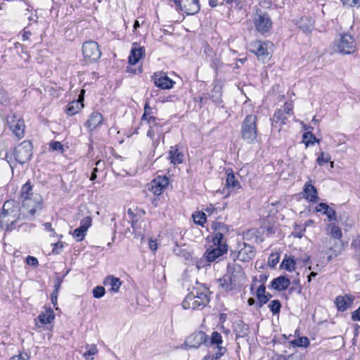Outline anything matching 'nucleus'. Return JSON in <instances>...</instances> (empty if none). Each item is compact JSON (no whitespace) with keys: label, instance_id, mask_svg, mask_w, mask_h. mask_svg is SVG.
Here are the masks:
<instances>
[{"label":"nucleus","instance_id":"4be33fe9","mask_svg":"<svg viewBox=\"0 0 360 360\" xmlns=\"http://www.w3.org/2000/svg\"><path fill=\"white\" fill-rule=\"evenodd\" d=\"M331 239H328V238H326L322 240V251L323 252L326 250H328V252H326V253L330 252L328 256V260L331 259L333 257L337 256L340 252V246L338 243L335 242L334 245H331Z\"/></svg>","mask_w":360,"mask_h":360},{"label":"nucleus","instance_id":"1a4fd4ad","mask_svg":"<svg viewBox=\"0 0 360 360\" xmlns=\"http://www.w3.org/2000/svg\"><path fill=\"white\" fill-rule=\"evenodd\" d=\"M82 53L84 60L89 63L97 61L101 56L98 44L94 41H88L83 44Z\"/></svg>","mask_w":360,"mask_h":360},{"label":"nucleus","instance_id":"4c0bfd02","mask_svg":"<svg viewBox=\"0 0 360 360\" xmlns=\"http://www.w3.org/2000/svg\"><path fill=\"white\" fill-rule=\"evenodd\" d=\"M281 266L283 269L289 271H292L295 269V261L290 257H285L282 262Z\"/></svg>","mask_w":360,"mask_h":360},{"label":"nucleus","instance_id":"13d9d810","mask_svg":"<svg viewBox=\"0 0 360 360\" xmlns=\"http://www.w3.org/2000/svg\"><path fill=\"white\" fill-rule=\"evenodd\" d=\"M26 262L28 265L32 266H37L38 265V260L36 257L28 256L26 258Z\"/></svg>","mask_w":360,"mask_h":360},{"label":"nucleus","instance_id":"6e6d98bb","mask_svg":"<svg viewBox=\"0 0 360 360\" xmlns=\"http://www.w3.org/2000/svg\"><path fill=\"white\" fill-rule=\"evenodd\" d=\"M292 109L293 105L291 103H285L282 110H283L284 114L288 116L292 114Z\"/></svg>","mask_w":360,"mask_h":360},{"label":"nucleus","instance_id":"2eb2a0df","mask_svg":"<svg viewBox=\"0 0 360 360\" xmlns=\"http://www.w3.org/2000/svg\"><path fill=\"white\" fill-rule=\"evenodd\" d=\"M168 184L169 179L167 177L159 176L151 182L150 191L153 194L160 195Z\"/></svg>","mask_w":360,"mask_h":360},{"label":"nucleus","instance_id":"0eeeda50","mask_svg":"<svg viewBox=\"0 0 360 360\" xmlns=\"http://www.w3.org/2000/svg\"><path fill=\"white\" fill-rule=\"evenodd\" d=\"M6 124L13 134L18 139L23 138L25 135V125L22 117L16 114L11 112L7 115Z\"/></svg>","mask_w":360,"mask_h":360},{"label":"nucleus","instance_id":"49530a36","mask_svg":"<svg viewBox=\"0 0 360 360\" xmlns=\"http://www.w3.org/2000/svg\"><path fill=\"white\" fill-rule=\"evenodd\" d=\"M330 234L335 239H340L342 235L341 229L336 225L331 226Z\"/></svg>","mask_w":360,"mask_h":360},{"label":"nucleus","instance_id":"3c124183","mask_svg":"<svg viewBox=\"0 0 360 360\" xmlns=\"http://www.w3.org/2000/svg\"><path fill=\"white\" fill-rule=\"evenodd\" d=\"M105 288L103 286H96L93 290V295L96 298H101L105 295Z\"/></svg>","mask_w":360,"mask_h":360},{"label":"nucleus","instance_id":"774afa93","mask_svg":"<svg viewBox=\"0 0 360 360\" xmlns=\"http://www.w3.org/2000/svg\"><path fill=\"white\" fill-rule=\"evenodd\" d=\"M30 35H31V32L30 31L24 30L23 34H22V39L24 41L27 40L29 39V37H30Z\"/></svg>","mask_w":360,"mask_h":360},{"label":"nucleus","instance_id":"864d4df0","mask_svg":"<svg viewBox=\"0 0 360 360\" xmlns=\"http://www.w3.org/2000/svg\"><path fill=\"white\" fill-rule=\"evenodd\" d=\"M204 212L207 214V216H211L212 214H217V208H216L212 204L206 205V207L203 209Z\"/></svg>","mask_w":360,"mask_h":360},{"label":"nucleus","instance_id":"338daca9","mask_svg":"<svg viewBox=\"0 0 360 360\" xmlns=\"http://www.w3.org/2000/svg\"><path fill=\"white\" fill-rule=\"evenodd\" d=\"M45 229L47 231L52 232L53 234H55L54 229L51 227V224L49 222H46L44 224Z\"/></svg>","mask_w":360,"mask_h":360},{"label":"nucleus","instance_id":"7c9ffc66","mask_svg":"<svg viewBox=\"0 0 360 360\" xmlns=\"http://www.w3.org/2000/svg\"><path fill=\"white\" fill-rule=\"evenodd\" d=\"M290 285V281L285 276H279L274 278L271 282V286L274 289L282 291L288 288Z\"/></svg>","mask_w":360,"mask_h":360},{"label":"nucleus","instance_id":"72a5a7b5","mask_svg":"<svg viewBox=\"0 0 360 360\" xmlns=\"http://www.w3.org/2000/svg\"><path fill=\"white\" fill-rule=\"evenodd\" d=\"M222 86L220 84L215 83L211 91V98L214 103H220L221 98Z\"/></svg>","mask_w":360,"mask_h":360},{"label":"nucleus","instance_id":"a211bd4d","mask_svg":"<svg viewBox=\"0 0 360 360\" xmlns=\"http://www.w3.org/2000/svg\"><path fill=\"white\" fill-rule=\"evenodd\" d=\"M214 246V248L208 249L205 253V256L207 259V261L209 262H214L219 257L225 254L228 250V248H226L225 245Z\"/></svg>","mask_w":360,"mask_h":360},{"label":"nucleus","instance_id":"dca6fc26","mask_svg":"<svg viewBox=\"0 0 360 360\" xmlns=\"http://www.w3.org/2000/svg\"><path fill=\"white\" fill-rule=\"evenodd\" d=\"M238 284L244 279V272L240 265L237 264H229L227 266V274Z\"/></svg>","mask_w":360,"mask_h":360},{"label":"nucleus","instance_id":"a18cd8bd","mask_svg":"<svg viewBox=\"0 0 360 360\" xmlns=\"http://www.w3.org/2000/svg\"><path fill=\"white\" fill-rule=\"evenodd\" d=\"M271 311L274 314H278L280 311L281 304L278 300H275L271 302L269 305Z\"/></svg>","mask_w":360,"mask_h":360},{"label":"nucleus","instance_id":"6e6552de","mask_svg":"<svg viewBox=\"0 0 360 360\" xmlns=\"http://www.w3.org/2000/svg\"><path fill=\"white\" fill-rule=\"evenodd\" d=\"M253 23L257 31L262 34L269 33L272 27V21L269 15L259 10L256 11L253 18Z\"/></svg>","mask_w":360,"mask_h":360},{"label":"nucleus","instance_id":"0e129e2a","mask_svg":"<svg viewBox=\"0 0 360 360\" xmlns=\"http://www.w3.org/2000/svg\"><path fill=\"white\" fill-rule=\"evenodd\" d=\"M259 5L265 8H269L271 6V0H260Z\"/></svg>","mask_w":360,"mask_h":360},{"label":"nucleus","instance_id":"e433bc0d","mask_svg":"<svg viewBox=\"0 0 360 360\" xmlns=\"http://www.w3.org/2000/svg\"><path fill=\"white\" fill-rule=\"evenodd\" d=\"M226 186L227 188H239L240 187L238 181L236 179V176L232 173H229L226 179Z\"/></svg>","mask_w":360,"mask_h":360},{"label":"nucleus","instance_id":"473e14b6","mask_svg":"<svg viewBox=\"0 0 360 360\" xmlns=\"http://www.w3.org/2000/svg\"><path fill=\"white\" fill-rule=\"evenodd\" d=\"M256 296L259 302V307L266 304L271 297L270 294L266 293V287L264 284L260 285L257 288Z\"/></svg>","mask_w":360,"mask_h":360},{"label":"nucleus","instance_id":"cd10ccee","mask_svg":"<svg viewBox=\"0 0 360 360\" xmlns=\"http://www.w3.org/2000/svg\"><path fill=\"white\" fill-rule=\"evenodd\" d=\"M304 197L310 202H316L319 199L317 190L309 183L304 184Z\"/></svg>","mask_w":360,"mask_h":360},{"label":"nucleus","instance_id":"a19ab883","mask_svg":"<svg viewBox=\"0 0 360 360\" xmlns=\"http://www.w3.org/2000/svg\"><path fill=\"white\" fill-rule=\"evenodd\" d=\"M149 124V129L147 132L148 136H149L151 139H153L155 136V133H160V127L157 125L156 122H151Z\"/></svg>","mask_w":360,"mask_h":360},{"label":"nucleus","instance_id":"5701e85b","mask_svg":"<svg viewBox=\"0 0 360 360\" xmlns=\"http://www.w3.org/2000/svg\"><path fill=\"white\" fill-rule=\"evenodd\" d=\"M103 121V116L98 112H93L88 117L85 126L90 130L95 129Z\"/></svg>","mask_w":360,"mask_h":360},{"label":"nucleus","instance_id":"c85d7f7f","mask_svg":"<svg viewBox=\"0 0 360 360\" xmlns=\"http://www.w3.org/2000/svg\"><path fill=\"white\" fill-rule=\"evenodd\" d=\"M314 20L308 16L301 18L297 22L300 29L305 33H310L314 27Z\"/></svg>","mask_w":360,"mask_h":360},{"label":"nucleus","instance_id":"f704fd0d","mask_svg":"<svg viewBox=\"0 0 360 360\" xmlns=\"http://www.w3.org/2000/svg\"><path fill=\"white\" fill-rule=\"evenodd\" d=\"M53 311L51 309H46L44 312L41 313L39 316V320L44 324L51 323L54 319Z\"/></svg>","mask_w":360,"mask_h":360},{"label":"nucleus","instance_id":"9d476101","mask_svg":"<svg viewBox=\"0 0 360 360\" xmlns=\"http://www.w3.org/2000/svg\"><path fill=\"white\" fill-rule=\"evenodd\" d=\"M15 159L20 164L28 162L32 155V145L29 141H24L15 148Z\"/></svg>","mask_w":360,"mask_h":360},{"label":"nucleus","instance_id":"a878e982","mask_svg":"<svg viewBox=\"0 0 360 360\" xmlns=\"http://www.w3.org/2000/svg\"><path fill=\"white\" fill-rule=\"evenodd\" d=\"M317 212H322L323 214L326 215L330 221H336V212L330 208L326 203L321 202L315 208Z\"/></svg>","mask_w":360,"mask_h":360},{"label":"nucleus","instance_id":"ea45409f","mask_svg":"<svg viewBox=\"0 0 360 360\" xmlns=\"http://www.w3.org/2000/svg\"><path fill=\"white\" fill-rule=\"evenodd\" d=\"M319 140L311 133L306 132L303 135V142L305 143L306 146H309V144H314L315 142H318Z\"/></svg>","mask_w":360,"mask_h":360},{"label":"nucleus","instance_id":"f3484780","mask_svg":"<svg viewBox=\"0 0 360 360\" xmlns=\"http://www.w3.org/2000/svg\"><path fill=\"white\" fill-rule=\"evenodd\" d=\"M91 225V218L89 217H84L80 221L79 227L77 228L73 233V236L77 238L78 241L84 239L86 232Z\"/></svg>","mask_w":360,"mask_h":360},{"label":"nucleus","instance_id":"6ab92c4d","mask_svg":"<svg viewBox=\"0 0 360 360\" xmlns=\"http://www.w3.org/2000/svg\"><path fill=\"white\" fill-rule=\"evenodd\" d=\"M145 49L138 44L134 43L129 56V63L131 65L136 64L144 56Z\"/></svg>","mask_w":360,"mask_h":360},{"label":"nucleus","instance_id":"37998d69","mask_svg":"<svg viewBox=\"0 0 360 360\" xmlns=\"http://www.w3.org/2000/svg\"><path fill=\"white\" fill-rule=\"evenodd\" d=\"M331 157L329 154H326L324 152H321L320 155L318 157L316 161L317 164L320 166L323 165L324 163L330 162Z\"/></svg>","mask_w":360,"mask_h":360},{"label":"nucleus","instance_id":"680f3d73","mask_svg":"<svg viewBox=\"0 0 360 360\" xmlns=\"http://www.w3.org/2000/svg\"><path fill=\"white\" fill-rule=\"evenodd\" d=\"M148 245L152 251H155L158 249V243L155 240L150 238L148 241Z\"/></svg>","mask_w":360,"mask_h":360},{"label":"nucleus","instance_id":"bf43d9fd","mask_svg":"<svg viewBox=\"0 0 360 360\" xmlns=\"http://www.w3.org/2000/svg\"><path fill=\"white\" fill-rule=\"evenodd\" d=\"M30 358L29 355L26 353H22L16 356H13L10 360H28Z\"/></svg>","mask_w":360,"mask_h":360},{"label":"nucleus","instance_id":"69168bd1","mask_svg":"<svg viewBox=\"0 0 360 360\" xmlns=\"http://www.w3.org/2000/svg\"><path fill=\"white\" fill-rule=\"evenodd\" d=\"M58 294V292H53L51 295V302L54 306H56L57 303Z\"/></svg>","mask_w":360,"mask_h":360},{"label":"nucleus","instance_id":"39448f33","mask_svg":"<svg viewBox=\"0 0 360 360\" xmlns=\"http://www.w3.org/2000/svg\"><path fill=\"white\" fill-rule=\"evenodd\" d=\"M333 50L342 54H352L356 50V41L349 34H343L333 44Z\"/></svg>","mask_w":360,"mask_h":360},{"label":"nucleus","instance_id":"4d7b16f0","mask_svg":"<svg viewBox=\"0 0 360 360\" xmlns=\"http://www.w3.org/2000/svg\"><path fill=\"white\" fill-rule=\"evenodd\" d=\"M50 147L53 150H59L60 152H63V146L58 141L51 142L50 143Z\"/></svg>","mask_w":360,"mask_h":360},{"label":"nucleus","instance_id":"5fc2aeb1","mask_svg":"<svg viewBox=\"0 0 360 360\" xmlns=\"http://www.w3.org/2000/svg\"><path fill=\"white\" fill-rule=\"evenodd\" d=\"M9 101V96L6 91L0 89V103L2 105H7Z\"/></svg>","mask_w":360,"mask_h":360},{"label":"nucleus","instance_id":"b1692460","mask_svg":"<svg viewBox=\"0 0 360 360\" xmlns=\"http://www.w3.org/2000/svg\"><path fill=\"white\" fill-rule=\"evenodd\" d=\"M288 120V115L284 114L282 109H278L273 117L272 127L276 129L278 131L281 130V126L286 124V120Z\"/></svg>","mask_w":360,"mask_h":360},{"label":"nucleus","instance_id":"e2e57ef3","mask_svg":"<svg viewBox=\"0 0 360 360\" xmlns=\"http://www.w3.org/2000/svg\"><path fill=\"white\" fill-rule=\"evenodd\" d=\"M219 352L212 357V359H219L225 352L226 349L223 347H218Z\"/></svg>","mask_w":360,"mask_h":360},{"label":"nucleus","instance_id":"ddd939ff","mask_svg":"<svg viewBox=\"0 0 360 360\" xmlns=\"http://www.w3.org/2000/svg\"><path fill=\"white\" fill-rule=\"evenodd\" d=\"M207 340V335L204 332L198 331L190 335L185 340V345L188 348H197Z\"/></svg>","mask_w":360,"mask_h":360},{"label":"nucleus","instance_id":"4468645a","mask_svg":"<svg viewBox=\"0 0 360 360\" xmlns=\"http://www.w3.org/2000/svg\"><path fill=\"white\" fill-rule=\"evenodd\" d=\"M154 84L162 89L172 88L174 82L165 73H155L153 77Z\"/></svg>","mask_w":360,"mask_h":360},{"label":"nucleus","instance_id":"79ce46f5","mask_svg":"<svg viewBox=\"0 0 360 360\" xmlns=\"http://www.w3.org/2000/svg\"><path fill=\"white\" fill-rule=\"evenodd\" d=\"M222 338L220 333L218 332H213L211 336V344L216 345L217 347H221Z\"/></svg>","mask_w":360,"mask_h":360},{"label":"nucleus","instance_id":"f8f14e48","mask_svg":"<svg viewBox=\"0 0 360 360\" xmlns=\"http://www.w3.org/2000/svg\"><path fill=\"white\" fill-rule=\"evenodd\" d=\"M250 51L263 61L269 58L267 44L262 41H255L250 44Z\"/></svg>","mask_w":360,"mask_h":360},{"label":"nucleus","instance_id":"f257e3e1","mask_svg":"<svg viewBox=\"0 0 360 360\" xmlns=\"http://www.w3.org/2000/svg\"><path fill=\"white\" fill-rule=\"evenodd\" d=\"M20 199L22 204L24 214L27 212L32 217L42 209L41 197L32 191V186L28 182L22 186Z\"/></svg>","mask_w":360,"mask_h":360},{"label":"nucleus","instance_id":"c756f323","mask_svg":"<svg viewBox=\"0 0 360 360\" xmlns=\"http://www.w3.org/2000/svg\"><path fill=\"white\" fill-rule=\"evenodd\" d=\"M168 158L171 163L179 165L183 162L184 154L176 146H172L169 151Z\"/></svg>","mask_w":360,"mask_h":360},{"label":"nucleus","instance_id":"bb28decb","mask_svg":"<svg viewBox=\"0 0 360 360\" xmlns=\"http://www.w3.org/2000/svg\"><path fill=\"white\" fill-rule=\"evenodd\" d=\"M219 286L224 291H230L236 288V283L231 279L229 274H226L217 280Z\"/></svg>","mask_w":360,"mask_h":360},{"label":"nucleus","instance_id":"9b49d317","mask_svg":"<svg viewBox=\"0 0 360 360\" xmlns=\"http://www.w3.org/2000/svg\"><path fill=\"white\" fill-rule=\"evenodd\" d=\"M212 228L214 229V237H213V244L214 245L222 246L225 245L226 248H228V245L226 244V240L224 236L228 233L229 229L227 226L220 222H213Z\"/></svg>","mask_w":360,"mask_h":360},{"label":"nucleus","instance_id":"09e8293b","mask_svg":"<svg viewBox=\"0 0 360 360\" xmlns=\"http://www.w3.org/2000/svg\"><path fill=\"white\" fill-rule=\"evenodd\" d=\"M305 227L301 225L296 224L295 226L293 236L296 238H301L303 236L304 232L305 231Z\"/></svg>","mask_w":360,"mask_h":360},{"label":"nucleus","instance_id":"7ed1b4c3","mask_svg":"<svg viewBox=\"0 0 360 360\" xmlns=\"http://www.w3.org/2000/svg\"><path fill=\"white\" fill-rule=\"evenodd\" d=\"M20 210L13 200H7L3 205V210L0 214V225L1 228L11 229L19 218Z\"/></svg>","mask_w":360,"mask_h":360},{"label":"nucleus","instance_id":"c03bdc74","mask_svg":"<svg viewBox=\"0 0 360 360\" xmlns=\"http://www.w3.org/2000/svg\"><path fill=\"white\" fill-rule=\"evenodd\" d=\"M98 353V349L96 345H91L89 349L84 352L83 356L85 358L86 360H92L94 358L90 357L91 356L95 355Z\"/></svg>","mask_w":360,"mask_h":360},{"label":"nucleus","instance_id":"393cba45","mask_svg":"<svg viewBox=\"0 0 360 360\" xmlns=\"http://www.w3.org/2000/svg\"><path fill=\"white\" fill-rule=\"evenodd\" d=\"M103 284L105 286L109 287V290L110 292L117 293L120 290L122 281L120 280V278L115 277L114 276H108L105 278Z\"/></svg>","mask_w":360,"mask_h":360},{"label":"nucleus","instance_id":"2f4dec72","mask_svg":"<svg viewBox=\"0 0 360 360\" xmlns=\"http://www.w3.org/2000/svg\"><path fill=\"white\" fill-rule=\"evenodd\" d=\"M233 330L236 338L245 337L249 331L248 326L242 321H238L233 323Z\"/></svg>","mask_w":360,"mask_h":360},{"label":"nucleus","instance_id":"412c9836","mask_svg":"<svg viewBox=\"0 0 360 360\" xmlns=\"http://www.w3.org/2000/svg\"><path fill=\"white\" fill-rule=\"evenodd\" d=\"M354 302V297L345 295L344 296H338L335 299V304L339 311H345L351 307Z\"/></svg>","mask_w":360,"mask_h":360},{"label":"nucleus","instance_id":"20e7f679","mask_svg":"<svg viewBox=\"0 0 360 360\" xmlns=\"http://www.w3.org/2000/svg\"><path fill=\"white\" fill-rule=\"evenodd\" d=\"M257 117L255 115H247L241 124L242 139L247 143L252 144L257 137Z\"/></svg>","mask_w":360,"mask_h":360},{"label":"nucleus","instance_id":"f03ea898","mask_svg":"<svg viewBox=\"0 0 360 360\" xmlns=\"http://www.w3.org/2000/svg\"><path fill=\"white\" fill-rule=\"evenodd\" d=\"M210 302L209 290L204 286H197L186 295L182 302L186 309H202Z\"/></svg>","mask_w":360,"mask_h":360},{"label":"nucleus","instance_id":"de8ad7c7","mask_svg":"<svg viewBox=\"0 0 360 360\" xmlns=\"http://www.w3.org/2000/svg\"><path fill=\"white\" fill-rule=\"evenodd\" d=\"M292 343L298 347H307L309 345V340L306 337H302L293 340Z\"/></svg>","mask_w":360,"mask_h":360},{"label":"nucleus","instance_id":"423d86ee","mask_svg":"<svg viewBox=\"0 0 360 360\" xmlns=\"http://www.w3.org/2000/svg\"><path fill=\"white\" fill-rule=\"evenodd\" d=\"M255 248L246 243H238L236 249L232 252L231 255L234 259L247 262L252 259L255 256Z\"/></svg>","mask_w":360,"mask_h":360},{"label":"nucleus","instance_id":"aec40b11","mask_svg":"<svg viewBox=\"0 0 360 360\" xmlns=\"http://www.w3.org/2000/svg\"><path fill=\"white\" fill-rule=\"evenodd\" d=\"M84 90L81 91V94L77 101L70 103L68 105L66 112L68 115L72 116L77 113L84 107L82 101L84 100Z\"/></svg>","mask_w":360,"mask_h":360},{"label":"nucleus","instance_id":"052dcab7","mask_svg":"<svg viewBox=\"0 0 360 360\" xmlns=\"http://www.w3.org/2000/svg\"><path fill=\"white\" fill-rule=\"evenodd\" d=\"M352 319L354 321H360V307L352 312Z\"/></svg>","mask_w":360,"mask_h":360},{"label":"nucleus","instance_id":"8fccbe9b","mask_svg":"<svg viewBox=\"0 0 360 360\" xmlns=\"http://www.w3.org/2000/svg\"><path fill=\"white\" fill-rule=\"evenodd\" d=\"M279 262V256L277 253H272L269 257L268 263L271 267H274Z\"/></svg>","mask_w":360,"mask_h":360},{"label":"nucleus","instance_id":"58836bf2","mask_svg":"<svg viewBox=\"0 0 360 360\" xmlns=\"http://www.w3.org/2000/svg\"><path fill=\"white\" fill-rule=\"evenodd\" d=\"M207 214L204 212H198L193 214V218L195 224L203 225L206 221Z\"/></svg>","mask_w":360,"mask_h":360},{"label":"nucleus","instance_id":"603ef678","mask_svg":"<svg viewBox=\"0 0 360 360\" xmlns=\"http://www.w3.org/2000/svg\"><path fill=\"white\" fill-rule=\"evenodd\" d=\"M51 245L53 246L52 253L54 255L60 254L63 248V243L60 241L52 243Z\"/></svg>","mask_w":360,"mask_h":360},{"label":"nucleus","instance_id":"c9c22d12","mask_svg":"<svg viewBox=\"0 0 360 360\" xmlns=\"http://www.w3.org/2000/svg\"><path fill=\"white\" fill-rule=\"evenodd\" d=\"M142 121H146L148 124L155 122V117L153 115V109L148 103L145 104L144 113L142 116Z\"/></svg>","mask_w":360,"mask_h":360}]
</instances>
